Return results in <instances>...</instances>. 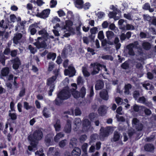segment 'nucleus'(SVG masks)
Returning a JSON list of instances; mask_svg holds the SVG:
<instances>
[{
  "label": "nucleus",
  "mask_w": 156,
  "mask_h": 156,
  "mask_svg": "<svg viewBox=\"0 0 156 156\" xmlns=\"http://www.w3.org/2000/svg\"><path fill=\"white\" fill-rule=\"evenodd\" d=\"M66 144V140H63L60 141L59 143V145L60 147H65Z\"/></svg>",
  "instance_id": "nucleus-52"
},
{
  "label": "nucleus",
  "mask_w": 156,
  "mask_h": 156,
  "mask_svg": "<svg viewBox=\"0 0 156 156\" xmlns=\"http://www.w3.org/2000/svg\"><path fill=\"white\" fill-rule=\"evenodd\" d=\"M125 31L126 30H133L135 29L134 27L131 24L126 23Z\"/></svg>",
  "instance_id": "nucleus-37"
},
{
  "label": "nucleus",
  "mask_w": 156,
  "mask_h": 156,
  "mask_svg": "<svg viewBox=\"0 0 156 156\" xmlns=\"http://www.w3.org/2000/svg\"><path fill=\"white\" fill-rule=\"evenodd\" d=\"M144 108V106L139 105L136 104H135L131 107L132 109L136 112H138L140 110H142V109Z\"/></svg>",
  "instance_id": "nucleus-20"
},
{
  "label": "nucleus",
  "mask_w": 156,
  "mask_h": 156,
  "mask_svg": "<svg viewBox=\"0 0 156 156\" xmlns=\"http://www.w3.org/2000/svg\"><path fill=\"white\" fill-rule=\"evenodd\" d=\"M82 72L84 75L85 76H89L90 75V73L88 72L86 67H83Z\"/></svg>",
  "instance_id": "nucleus-42"
},
{
  "label": "nucleus",
  "mask_w": 156,
  "mask_h": 156,
  "mask_svg": "<svg viewBox=\"0 0 156 156\" xmlns=\"http://www.w3.org/2000/svg\"><path fill=\"white\" fill-rule=\"evenodd\" d=\"M83 80L82 78L80 76H79L77 80V84L79 85H82L83 84Z\"/></svg>",
  "instance_id": "nucleus-61"
},
{
  "label": "nucleus",
  "mask_w": 156,
  "mask_h": 156,
  "mask_svg": "<svg viewBox=\"0 0 156 156\" xmlns=\"http://www.w3.org/2000/svg\"><path fill=\"white\" fill-rule=\"evenodd\" d=\"M154 135H151L149 137H147L145 139V141L146 142H150L153 141L154 139Z\"/></svg>",
  "instance_id": "nucleus-50"
},
{
  "label": "nucleus",
  "mask_w": 156,
  "mask_h": 156,
  "mask_svg": "<svg viewBox=\"0 0 156 156\" xmlns=\"http://www.w3.org/2000/svg\"><path fill=\"white\" fill-rule=\"evenodd\" d=\"M74 127L75 129H77L79 128L81 124V120L79 118H76L74 122Z\"/></svg>",
  "instance_id": "nucleus-26"
},
{
  "label": "nucleus",
  "mask_w": 156,
  "mask_h": 156,
  "mask_svg": "<svg viewBox=\"0 0 156 156\" xmlns=\"http://www.w3.org/2000/svg\"><path fill=\"white\" fill-rule=\"evenodd\" d=\"M70 93L67 89H64L62 90L58 94L59 98H61L63 100L67 99L70 96Z\"/></svg>",
  "instance_id": "nucleus-6"
},
{
  "label": "nucleus",
  "mask_w": 156,
  "mask_h": 156,
  "mask_svg": "<svg viewBox=\"0 0 156 156\" xmlns=\"http://www.w3.org/2000/svg\"><path fill=\"white\" fill-rule=\"evenodd\" d=\"M77 140L75 138H73L71 139L69 142V147L73 148L76 146L77 144Z\"/></svg>",
  "instance_id": "nucleus-30"
},
{
  "label": "nucleus",
  "mask_w": 156,
  "mask_h": 156,
  "mask_svg": "<svg viewBox=\"0 0 156 156\" xmlns=\"http://www.w3.org/2000/svg\"><path fill=\"white\" fill-rule=\"evenodd\" d=\"M28 48L30 50L31 52L33 54H34L36 51V49L32 47L31 45H30L28 46Z\"/></svg>",
  "instance_id": "nucleus-57"
},
{
  "label": "nucleus",
  "mask_w": 156,
  "mask_h": 156,
  "mask_svg": "<svg viewBox=\"0 0 156 156\" xmlns=\"http://www.w3.org/2000/svg\"><path fill=\"white\" fill-rule=\"evenodd\" d=\"M86 89L84 87H82L80 90V95L81 98H83L86 92Z\"/></svg>",
  "instance_id": "nucleus-49"
},
{
  "label": "nucleus",
  "mask_w": 156,
  "mask_h": 156,
  "mask_svg": "<svg viewBox=\"0 0 156 156\" xmlns=\"http://www.w3.org/2000/svg\"><path fill=\"white\" fill-rule=\"evenodd\" d=\"M50 10L49 9H47L43 10L41 13H38L37 14V16L41 18H45L48 16Z\"/></svg>",
  "instance_id": "nucleus-11"
},
{
  "label": "nucleus",
  "mask_w": 156,
  "mask_h": 156,
  "mask_svg": "<svg viewBox=\"0 0 156 156\" xmlns=\"http://www.w3.org/2000/svg\"><path fill=\"white\" fill-rule=\"evenodd\" d=\"M68 69H66L64 71L65 74L66 75H69L70 77H72L75 75L76 70L72 66H69Z\"/></svg>",
  "instance_id": "nucleus-8"
},
{
  "label": "nucleus",
  "mask_w": 156,
  "mask_h": 156,
  "mask_svg": "<svg viewBox=\"0 0 156 156\" xmlns=\"http://www.w3.org/2000/svg\"><path fill=\"white\" fill-rule=\"evenodd\" d=\"M55 150L54 147H51L49 148V150L47 152L48 154H52L54 152Z\"/></svg>",
  "instance_id": "nucleus-63"
},
{
  "label": "nucleus",
  "mask_w": 156,
  "mask_h": 156,
  "mask_svg": "<svg viewBox=\"0 0 156 156\" xmlns=\"http://www.w3.org/2000/svg\"><path fill=\"white\" fill-rule=\"evenodd\" d=\"M38 34L41 35L43 37H46L48 35V34L47 33L46 30L43 29L38 32Z\"/></svg>",
  "instance_id": "nucleus-34"
},
{
  "label": "nucleus",
  "mask_w": 156,
  "mask_h": 156,
  "mask_svg": "<svg viewBox=\"0 0 156 156\" xmlns=\"http://www.w3.org/2000/svg\"><path fill=\"white\" fill-rule=\"evenodd\" d=\"M91 122L87 119H85L83 121V129L84 131H87L91 127Z\"/></svg>",
  "instance_id": "nucleus-9"
},
{
  "label": "nucleus",
  "mask_w": 156,
  "mask_h": 156,
  "mask_svg": "<svg viewBox=\"0 0 156 156\" xmlns=\"http://www.w3.org/2000/svg\"><path fill=\"white\" fill-rule=\"evenodd\" d=\"M143 17L145 20H146L149 22L151 20V17L149 15H143Z\"/></svg>",
  "instance_id": "nucleus-62"
},
{
  "label": "nucleus",
  "mask_w": 156,
  "mask_h": 156,
  "mask_svg": "<svg viewBox=\"0 0 156 156\" xmlns=\"http://www.w3.org/2000/svg\"><path fill=\"white\" fill-rule=\"evenodd\" d=\"M54 73L55 76L48 78L47 80V85L50 86V90L48 92V94L49 96H51L52 95V93L55 87L54 83L58 74V70H55L54 71Z\"/></svg>",
  "instance_id": "nucleus-3"
},
{
  "label": "nucleus",
  "mask_w": 156,
  "mask_h": 156,
  "mask_svg": "<svg viewBox=\"0 0 156 156\" xmlns=\"http://www.w3.org/2000/svg\"><path fill=\"white\" fill-rule=\"evenodd\" d=\"M140 122L139 120L136 118H134L132 120V124L133 127H135Z\"/></svg>",
  "instance_id": "nucleus-41"
},
{
  "label": "nucleus",
  "mask_w": 156,
  "mask_h": 156,
  "mask_svg": "<svg viewBox=\"0 0 156 156\" xmlns=\"http://www.w3.org/2000/svg\"><path fill=\"white\" fill-rule=\"evenodd\" d=\"M133 95L135 100H137L138 98L140 96V94L139 91L135 90L133 92Z\"/></svg>",
  "instance_id": "nucleus-43"
},
{
  "label": "nucleus",
  "mask_w": 156,
  "mask_h": 156,
  "mask_svg": "<svg viewBox=\"0 0 156 156\" xmlns=\"http://www.w3.org/2000/svg\"><path fill=\"white\" fill-rule=\"evenodd\" d=\"M120 137L119 133L116 131H115L114 133L113 137L111 139V141L114 142L118 141L120 139Z\"/></svg>",
  "instance_id": "nucleus-24"
},
{
  "label": "nucleus",
  "mask_w": 156,
  "mask_h": 156,
  "mask_svg": "<svg viewBox=\"0 0 156 156\" xmlns=\"http://www.w3.org/2000/svg\"><path fill=\"white\" fill-rule=\"evenodd\" d=\"M37 47L38 48H44L47 46V45L44 41H43L41 42L38 41L37 42L35 43Z\"/></svg>",
  "instance_id": "nucleus-28"
},
{
  "label": "nucleus",
  "mask_w": 156,
  "mask_h": 156,
  "mask_svg": "<svg viewBox=\"0 0 156 156\" xmlns=\"http://www.w3.org/2000/svg\"><path fill=\"white\" fill-rule=\"evenodd\" d=\"M98 38L100 40H102L104 38V35L102 31H100L98 34Z\"/></svg>",
  "instance_id": "nucleus-58"
},
{
  "label": "nucleus",
  "mask_w": 156,
  "mask_h": 156,
  "mask_svg": "<svg viewBox=\"0 0 156 156\" xmlns=\"http://www.w3.org/2000/svg\"><path fill=\"white\" fill-rule=\"evenodd\" d=\"M127 23L126 21L123 19L120 20L118 22V24L119 25V28L122 31H125L126 23Z\"/></svg>",
  "instance_id": "nucleus-19"
},
{
  "label": "nucleus",
  "mask_w": 156,
  "mask_h": 156,
  "mask_svg": "<svg viewBox=\"0 0 156 156\" xmlns=\"http://www.w3.org/2000/svg\"><path fill=\"white\" fill-rule=\"evenodd\" d=\"M97 31V28L96 27H94L90 29V31L92 34H95Z\"/></svg>",
  "instance_id": "nucleus-64"
},
{
  "label": "nucleus",
  "mask_w": 156,
  "mask_h": 156,
  "mask_svg": "<svg viewBox=\"0 0 156 156\" xmlns=\"http://www.w3.org/2000/svg\"><path fill=\"white\" fill-rule=\"evenodd\" d=\"M54 126L56 131H60L61 126L60 121L58 119L57 120L54 125Z\"/></svg>",
  "instance_id": "nucleus-22"
},
{
  "label": "nucleus",
  "mask_w": 156,
  "mask_h": 156,
  "mask_svg": "<svg viewBox=\"0 0 156 156\" xmlns=\"http://www.w3.org/2000/svg\"><path fill=\"white\" fill-rule=\"evenodd\" d=\"M42 112L44 116L45 117L48 118L50 117L49 111L46 108H44Z\"/></svg>",
  "instance_id": "nucleus-33"
},
{
  "label": "nucleus",
  "mask_w": 156,
  "mask_h": 156,
  "mask_svg": "<svg viewBox=\"0 0 156 156\" xmlns=\"http://www.w3.org/2000/svg\"><path fill=\"white\" fill-rule=\"evenodd\" d=\"M25 89L24 87H23L21 88V90L20 91V93L19 94V96L20 97H23L25 95Z\"/></svg>",
  "instance_id": "nucleus-54"
},
{
  "label": "nucleus",
  "mask_w": 156,
  "mask_h": 156,
  "mask_svg": "<svg viewBox=\"0 0 156 156\" xmlns=\"http://www.w3.org/2000/svg\"><path fill=\"white\" fill-rule=\"evenodd\" d=\"M101 58L103 59L110 60L111 61H112L113 59V57L109 55H103Z\"/></svg>",
  "instance_id": "nucleus-51"
},
{
  "label": "nucleus",
  "mask_w": 156,
  "mask_h": 156,
  "mask_svg": "<svg viewBox=\"0 0 156 156\" xmlns=\"http://www.w3.org/2000/svg\"><path fill=\"white\" fill-rule=\"evenodd\" d=\"M87 136L86 134H83L80 136L79 140L80 142L83 143L87 139Z\"/></svg>",
  "instance_id": "nucleus-40"
},
{
  "label": "nucleus",
  "mask_w": 156,
  "mask_h": 156,
  "mask_svg": "<svg viewBox=\"0 0 156 156\" xmlns=\"http://www.w3.org/2000/svg\"><path fill=\"white\" fill-rule=\"evenodd\" d=\"M18 51L16 50H14L11 51V55L12 57H15L17 55Z\"/></svg>",
  "instance_id": "nucleus-60"
},
{
  "label": "nucleus",
  "mask_w": 156,
  "mask_h": 156,
  "mask_svg": "<svg viewBox=\"0 0 156 156\" xmlns=\"http://www.w3.org/2000/svg\"><path fill=\"white\" fill-rule=\"evenodd\" d=\"M144 110V113L146 115H150L151 114V112L149 109L147 108L144 107V108H143L142 110Z\"/></svg>",
  "instance_id": "nucleus-45"
},
{
  "label": "nucleus",
  "mask_w": 156,
  "mask_h": 156,
  "mask_svg": "<svg viewBox=\"0 0 156 156\" xmlns=\"http://www.w3.org/2000/svg\"><path fill=\"white\" fill-rule=\"evenodd\" d=\"M83 2L82 0H76L75 1V6L79 9L83 8Z\"/></svg>",
  "instance_id": "nucleus-27"
},
{
  "label": "nucleus",
  "mask_w": 156,
  "mask_h": 156,
  "mask_svg": "<svg viewBox=\"0 0 156 156\" xmlns=\"http://www.w3.org/2000/svg\"><path fill=\"white\" fill-rule=\"evenodd\" d=\"M81 154V151L78 147H75L71 152L72 156H80Z\"/></svg>",
  "instance_id": "nucleus-18"
},
{
  "label": "nucleus",
  "mask_w": 156,
  "mask_h": 156,
  "mask_svg": "<svg viewBox=\"0 0 156 156\" xmlns=\"http://www.w3.org/2000/svg\"><path fill=\"white\" fill-rule=\"evenodd\" d=\"M88 147V144L86 143H84L82 146V149L84 152V153L87 152V149Z\"/></svg>",
  "instance_id": "nucleus-56"
},
{
  "label": "nucleus",
  "mask_w": 156,
  "mask_h": 156,
  "mask_svg": "<svg viewBox=\"0 0 156 156\" xmlns=\"http://www.w3.org/2000/svg\"><path fill=\"white\" fill-rule=\"evenodd\" d=\"M145 151H152L154 149V146L152 144H146L144 147Z\"/></svg>",
  "instance_id": "nucleus-25"
},
{
  "label": "nucleus",
  "mask_w": 156,
  "mask_h": 156,
  "mask_svg": "<svg viewBox=\"0 0 156 156\" xmlns=\"http://www.w3.org/2000/svg\"><path fill=\"white\" fill-rule=\"evenodd\" d=\"M0 61L3 65H5V56L3 54H0Z\"/></svg>",
  "instance_id": "nucleus-44"
},
{
  "label": "nucleus",
  "mask_w": 156,
  "mask_h": 156,
  "mask_svg": "<svg viewBox=\"0 0 156 156\" xmlns=\"http://www.w3.org/2000/svg\"><path fill=\"white\" fill-rule=\"evenodd\" d=\"M43 137V133L41 129H38L34 131L32 135H30L28 137V140L34 142L32 143L31 144L34 147L37 145L38 141L41 140Z\"/></svg>",
  "instance_id": "nucleus-1"
},
{
  "label": "nucleus",
  "mask_w": 156,
  "mask_h": 156,
  "mask_svg": "<svg viewBox=\"0 0 156 156\" xmlns=\"http://www.w3.org/2000/svg\"><path fill=\"white\" fill-rule=\"evenodd\" d=\"M143 48L146 50H148L150 49L151 48V44L149 42L144 41L142 44Z\"/></svg>",
  "instance_id": "nucleus-21"
},
{
  "label": "nucleus",
  "mask_w": 156,
  "mask_h": 156,
  "mask_svg": "<svg viewBox=\"0 0 156 156\" xmlns=\"http://www.w3.org/2000/svg\"><path fill=\"white\" fill-rule=\"evenodd\" d=\"M112 127L108 126L105 128L102 127L100 130L99 137L101 140H104L105 137H108L110 133H112L114 130Z\"/></svg>",
  "instance_id": "nucleus-2"
},
{
  "label": "nucleus",
  "mask_w": 156,
  "mask_h": 156,
  "mask_svg": "<svg viewBox=\"0 0 156 156\" xmlns=\"http://www.w3.org/2000/svg\"><path fill=\"white\" fill-rule=\"evenodd\" d=\"M37 24V23H35L29 27V30L30 31L31 35H33L36 33L37 30L35 28L38 27Z\"/></svg>",
  "instance_id": "nucleus-10"
},
{
  "label": "nucleus",
  "mask_w": 156,
  "mask_h": 156,
  "mask_svg": "<svg viewBox=\"0 0 156 156\" xmlns=\"http://www.w3.org/2000/svg\"><path fill=\"white\" fill-rule=\"evenodd\" d=\"M121 67L124 69H127L129 67V64L128 62L126 61L121 65Z\"/></svg>",
  "instance_id": "nucleus-46"
},
{
  "label": "nucleus",
  "mask_w": 156,
  "mask_h": 156,
  "mask_svg": "<svg viewBox=\"0 0 156 156\" xmlns=\"http://www.w3.org/2000/svg\"><path fill=\"white\" fill-rule=\"evenodd\" d=\"M22 35L21 33H16L14 34L13 38V43L15 44H17L19 42V41L21 38Z\"/></svg>",
  "instance_id": "nucleus-15"
},
{
  "label": "nucleus",
  "mask_w": 156,
  "mask_h": 156,
  "mask_svg": "<svg viewBox=\"0 0 156 156\" xmlns=\"http://www.w3.org/2000/svg\"><path fill=\"white\" fill-rule=\"evenodd\" d=\"M9 69L8 67H6L3 68L1 71V74L2 76H6L9 73Z\"/></svg>",
  "instance_id": "nucleus-23"
},
{
  "label": "nucleus",
  "mask_w": 156,
  "mask_h": 156,
  "mask_svg": "<svg viewBox=\"0 0 156 156\" xmlns=\"http://www.w3.org/2000/svg\"><path fill=\"white\" fill-rule=\"evenodd\" d=\"M56 55L55 53H49L48 54L47 58L48 59H51L54 60L56 58Z\"/></svg>",
  "instance_id": "nucleus-36"
},
{
  "label": "nucleus",
  "mask_w": 156,
  "mask_h": 156,
  "mask_svg": "<svg viewBox=\"0 0 156 156\" xmlns=\"http://www.w3.org/2000/svg\"><path fill=\"white\" fill-rule=\"evenodd\" d=\"M11 111H9V115L11 117L12 120H14L16 119L17 116L16 115L15 113H12L10 112Z\"/></svg>",
  "instance_id": "nucleus-53"
},
{
  "label": "nucleus",
  "mask_w": 156,
  "mask_h": 156,
  "mask_svg": "<svg viewBox=\"0 0 156 156\" xmlns=\"http://www.w3.org/2000/svg\"><path fill=\"white\" fill-rule=\"evenodd\" d=\"M104 86V83L101 80H99L97 81L95 85V88L97 90L102 89Z\"/></svg>",
  "instance_id": "nucleus-17"
},
{
  "label": "nucleus",
  "mask_w": 156,
  "mask_h": 156,
  "mask_svg": "<svg viewBox=\"0 0 156 156\" xmlns=\"http://www.w3.org/2000/svg\"><path fill=\"white\" fill-rule=\"evenodd\" d=\"M100 97L103 99L107 101L108 99V92L106 90H103L100 92Z\"/></svg>",
  "instance_id": "nucleus-13"
},
{
  "label": "nucleus",
  "mask_w": 156,
  "mask_h": 156,
  "mask_svg": "<svg viewBox=\"0 0 156 156\" xmlns=\"http://www.w3.org/2000/svg\"><path fill=\"white\" fill-rule=\"evenodd\" d=\"M23 106L24 108L27 110H28L32 108V106L29 105L28 103L26 101L23 103Z\"/></svg>",
  "instance_id": "nucleus-55"
},
{
  "label": "nucleus",
  "mask_w": 156,
  "mask_h": 156,
  "mask_svg": "<svg viewBox=\"0 0 156 156\" xmlns=\"http://www.w3.org/2000/svg\"><path fill=\"white\" fill-rule=\"evenodd\" d=\"M71 122L69 120H67L66 123L64 128V131L67 133H70L71 130Z\"/></svg>",
  "instance_id": "nucleus-14"
},
{
  "label": "nucleus",
  "mask_w": 156,
  "mask_h": 156,
  "mask_svg": "<svg viewBox=\"0 0 156 156\" xmlns=\"http://www.w3.org/2000/svg\"><path fill=\"white\" fill-rule=\"evenodd\" d=\"M132 86L130 84L126 85L125 86L124 93L128 95L129 93V90L132 88Z\"/></svg>",
  "instance_id": "nucleus-31"
},
{
  "label": "nucleus",
  "mask_w": 156,
  "mask_h": 156,
  "mask_svg": "<svg viewBox=\"0 0 156 156\" xmlns=\"http://www.w3.org/2000/svg\"><path fill=\"white\" fill-rule=\"evenodd\" d=\"M11 62L13 63V68L15 70L17 69L21 64L20 60L18 57L12 59L11 60Z\"/></svg>",
  "instance_id": "nucleus-7"
},
{
  "label": "nucleus",
  "mask_w": 156,
  "mask_h": 156,
  "mask_svg": "<svg viewBox=\"0 0 156 156\" xmlns=\"http://www.w3.org/2000/svg\"><path fill=\"white\" fill-rule=\"evenodd\" d=\"M106 36L108 40H111L114 37V34L113 32L110 31H108L106 32Z\"/></svg>",
  "instance_id": "nucleus-32"
},
{
  "label": "nucleus",
  "mask_w": 156,
  "mask_h": 156,
  "mask_svg": "<svg viewBox=\"0 0 156 156\" xmlns=\"http://www.w3.org/2000/svg\"><path fill=\"white\" fill-rule=\"evenodd\" d=\"M57 98L55 100V103L56 105H60L62 103V100H63L61 99V98H59L58 95Z\"/></svg>",
  "instance_id": "nucleus-39"
},
{
  "label": "nucleus",
  "mask_w": 156,
  "mask_h": 156,
  "mask_svg": "<svg viewBox=\"0 0 156 156\" xmlns=\"http://www.w3.org/2000/svg\"><path fill=\"white\" fill-rule=\"evenodd\" d=\"M64 136V134L63 133L60 132L57 134L54 138V140L56 142H58L59 139Z\"/></svg>",
  "instance_id": "nucleus-29"
},
{
  "label": "nucleus",
  "mask_w": 156,
  "mask_h": 156,
  "mask_svg": "<svg viewBox=\"0 0 156 156\" xmlns=\"http://www.w3.org/2000/svg\"><path fill=\"white\" fill-rule=\"evenodd\" d=\"M137 100L138 102L145 104L146 101V99L144 97L142 96L140 97Z\"/></svg>",
  "instance_id": "nucleus-47"
},
{
  "label": "nucleus",
  "mask_w": 156,
  "mask_h": 156,
  "mask_svg": "<svg viewBox=\"0 0 156 156\" xmlns=\"http://www.w3.org/2000/svg\"><path fill=\"white\" fill-rule=\"evenodd\" d=\"M72 51V48L69 46H68L66 47L62 51V55L64 57H66V55L67 54H68L71 52Z\"/></svg>",
  "instance_id": "nucleus-16"
},
{
  "label": "nucleus",
  "mask_w": 156,
  "mask_h": 156,
  "mask_svg": "<svg viewBox=\"0 0 156 156\" xmlns=\"http://www.w3.org/2000/svg\"><path fill=\"white\" fill-rule=\"evenodd\" d=\"M138 42L137 41H135L133 43H130L126 46V48L128 50V52L129 55L133 56L135 55V52L133 50V48H138Z\"/></svg>",
  "instance_id": "nucleus-5"
},
{
  "label": "nucleus",
  "mask_w": 156,
  "mask_h": 156,
  "mask_svg": "<svg viewBox=\"0 0 156 156\" xmlns=\"http://www.w3.org/2000/svg\"><path fill=\"white\" fill-rule=\"evenodd\" d=\"M143 86L147 90H151L153 89L152 85L149 83H142Z\"/></svg>",
  "instance_id": "nucleus-35"
},
{
  "label": "nucleus",
  "mask_w": 156,
  "mask_h": 156,
  "mask_svg": "<svg viewBox=\"0 0 156 156\" xmlns=\"http://www.w3.org/2000/svg\"><path fill=\"white\" fill-rule=\"evenodd\" d=\"M134 127L138 131H141L143 128V125L141 123H140L138 124Z\"/></svg>",
  "instance_id": "nucleus-48"
},
{
  "label": "nucleus",
  "mask_w": 156,
  "mask_h": 156,
  "mask_svg": "<svg viewBox=\"0 0 156 156\" xmlns=\"http://www.w3.org/2000/svg\"><path fill=\"white\" fill-rule=\"evenodd\" d=\"M24 25L23 22H20V24L18 25V26L16 27V30H17L18 28L21 29H24Z\"/></svg>",
  "instance_id": "nucleus-59"
},
{
  "label": "nucleus",
  "mask_w": 156,
  "mask_h": 156,
  "mask_svg": "<svg viewBox=\"0 0 156 156\" xmlns=\"http://www.w3.org/2000/svg\"><path fill=\"white\" fill-rule=\"evenodd\" d=\"M90 66L93 68V70L91 73V74L93 75H95L98 73L100 70V67H103L105 69L106 72L107 71V69L106 68L105 66L102 65L97 62L91 63Z\"/></svg>",
  "instance_id": "nucleus-4"
},
{
  "label": "nucleus",
  "mask_w": 156,
  "mask_h": 156,
  "mask_svg": "<svg viewBox=\"0 0 156 156\" xmlns=\"http://www.w3.org/2000/svg\"><path fill=\"white\" fill-rule=\"evenodd\" d=\"M107 108L106 106L101 105L99 108L98 112L99 114L101 116L105 115L107 112Z\"/></svg>",
  "instance_id": "nucleus-12"
},
{
  "label": "nucleus",
  "mask_w": 156,
  "mask_h": 156,
  "mask_svg": "<svg viewBox=\"0 0 156 156\" xmlns=\"http://www.w3.org/2000/svg\"><path fill=\"white\" fill-rule=\"evenodd\" d=\"M72 94L73 96L75 98H78L81 97V95L80 93L75 90H73V91H72Z\"/></svg>",
  "instance_id": "nucleus-38"
}]
</instances>
